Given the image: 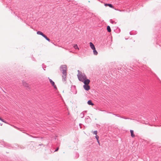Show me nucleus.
<instances>
[{"label": "nucleus", "mask_w": 161, "mask_h": 161, "mask_svg": "<svg viewBox=\"0 0 161 161\" xmlns=\"http://www.w3.org/2000/svg\"><path fill=\"white\" fill-rule=\"evenodd\" d=\"M95 137L97 141L98 140L99 136L97 135H96Z\"/></svg>", "instance_id": "obj_18"}, {"label": "nucleus", "mask_w": 161, "mask_h": 161, "mask_svg": "<svg viewBox=\"0 0 161 161\" xmlns=\"http://www.w3.org/2000/svg\"><path fill=\"white\" fill-rule=\"evenodd\" d=\"M2 145H3L4 147H11V145L8 143H6L5 142H3L2 143Z\"/></svg>", "instance_id": "obj_3"}, {"label": "nucleus", "mask_w": 161, "mask_h": 161, "mask_svg": "<svg viewBox=\"0 0 161 161\" xmlns=\"http://www.w3.org/2000/svg\"><path fill=\"white\" fill-rule=\"evenodd\" d=\"M84 88L86 91H88L90 89V87L88 85H85L83 86Z\"/></svg>", "instance_id": "obj_4"}, {"label": "nucleus", "mask_w": 161, "mask_h": 161, "mask_svg": "<svg viewBox=\"0 0 161 161\" xmlns=\"http://www.w3.org/2000/svg\"><path fill=\"white\" fill-rule=\"evenodd\" d=\"M63 75H62V80L63 81H65L66 80V72H62Z\"/></svg>", "instance_id": "obj_2"}, {"label": "nucleus", "mask_w": 161, "mask_h": 161, "mask_svg": "<svg viewBox=\"0 0 161 161\" xmlns=\"http://www.w3.org/2000/svg\"><path fill=\"white\" fill-rule=\"evenodd\" d=\"M37 34L38 35H40V31H38L37 32Z\"/></svg>", "instance_id": "obj_20"}, {"label": "nucleus", "mask_w": 161, "mask_h": 161, "mask_svg": "<svg viewBox=\"0 0 161 161\" xmlns=\"http://www.w3.org/2000/svg\"><path fill=\"white\" fill-rule=\"evenodd\" d=\"M41 35L43 36L49 42L50 41V40L49 39L47 38L46 36L44 35L41 32Z\"/></svg>", "instance_id": "obj_7"}, {"label": "nucleus", "mask_w": 161, "mask_h": 161, "mask_svg": "<svg viewBox=\"0 0 161 161\" xmlns=\"http://www.w3.org/2000/svg\"><path fill=\"white\" fill-rule=\"evenodd\" d=\"M59 149V147H58L57 149L55 151V152L57 151Z\"/></svg>", "instance_id": "obj_21"}, {"label": "nucleus", "mask_w": 161, "mask_h": 161, "mask_svg": "<svg viewBox=\"0 0 161 161\" xmlns=\"http://www.w3.org/2000/svg\"><path fill=\"white\" fill-rule=\"evenodd\" d=\"M0 120H1V121H2L3 122L6 123V122L4 121V120L3 119L1 118L0 117Z\"/></svg>", "instance_id": "obj_19"}, {"label": "nucleus", "mask_w": 161, "mask_h": 161, "mask_svg": "<svg viewBox=\"0 0 161 161\" xmlns=\"http://www.w3.org/2000/svg\"><path fill=\"white\" fill-rule=\"evenodd\" d=\"M15 127L16 128H17V129H18V128L17 127Z\"/></svg>", "instance_id": "obj_23"}, {"label": "nucleus", "mask_w": 161, "mask_h": 161, "mask_svg": "<svg viewBox=\"0 0 161 161\" xmlns=\"http://www.w3.org/2000/svg\"><path fill=\"white\" fill-rule=\"evenodd\" d=\"M74 48L75 49H78V50H79V47H78V46L77 45V44H75L73 46Z\"/></svg>", "instance_id": "obj_16"}, {"label": "nucleus", "mask_w": 161, "mask_h": 161, "mask_svg": "<svg viewBox=\"0 0 161 161\" xmlns=\"http://www.w3.org/2000/svg\"><path fill=\"white\" fill-rule=\"evenodd\" d=\"M63 72H66L67 66L66 65H63L61 66Z\"/></svg>", "instance_id": "obj_5"}, {"label": "nucleus", "mask_w": 161, "mask_h": 161, "mask_svg": "<svg viewBox=\"0 0 161 161\" xmlns=\"http://www.w3.org/2000/svg\"><path fill=\"white\" fill-rule=\"evenodd\" d=\"M78 72L77 74V77L79 80L82 82H83L86 78V75L79 70L78 71Z\"/></svg>", "instance_id": "obj_1"}, {"label": "nucleus", "mask_w": 161, "mask_h": 161, "mask_svg": "<svg viewBox=\"0 0 161 161\" xmlns=\"http://www.w3.org/2000/svg\"><path fill=\"white\" fill-rule=\"evenodd\" d=\"M104 5L105 6H109V7H110L111 8H113V6L111 4H104Z\"/></svg>", "instance_id": "obj_10"}, {"label": "nucleus", "mask_w": 161, "mask_h": 161, "mask_svg": "<svg viewBox=\"0 0 161 161\" xmlns=\"http://www.w3.org/2000/svg\"><path fill=\"white\" fill-rule=\"evenodd\" d=\"M83 82L85 85H88L90 82V80L89 79H86Z\"/></svg>", "instance_id": "obj_6"}, {"label": "nucleus", "mask_w": 161, "mask_h": 161, "mask_svg": "<svg viewBox=\"0 0 161 161\" xmlns=\"http://www.w3.org/2000/svg\"><path fill=\"white\" fill-rule=\"evenodd\" d=\"M87 103L89 105H91L93 106L94 105V104L92 103L91 100H89L87 102Z\"/></svg>", "instance_id": "obj_12"}, {"label": "nucleus", "mask_w": 161, "mask_h": 161, "mask_svg": "<svg viewBox=\"0 0 161 161\" xmlns=\"http://www.w3.org/2000/svg\"><path fill=\"white\" fill-rule=\"evenodd\" d=\"M93 134L96 135V136L97 135V130H95V131H94L93 132Z\"/></svg>", "instance_id": "obj_17"}, {"label": "nucleus", "mask_w": 161, "mask_h": 161, "mask_svg": "<svg viewBox=\"0 0 161 161\" xmlns=\"http://www.w3.org/2000/svg\"><path fill=\"white\" fill-rule=\"evenodd\" d=\"M49 81H50V82L51 83V84L53 85V86L54 88H57V87L55 85V84H54V83L53 81L51 79H49Z\"/></svg>", "instance_id": "obj_9"}, {"label": "nucleus", "mask_w": 161, "mask_h": 161, "mask_svg": "<svg viewBox=\"0 0 161 161\" xmlns=\"http://www.w3.org/2000/svg\"><path fill=\"white\" fill-rule=\"evenodd\" d=\"M93 53L95 55H97V52L96 50V49L94 50H93Z\"/></svg>", "instance_id": "obj_15"}, {"label": "nucleus", "mask_w": 161, "mask_h": 161, "mask_svg": "<svg viewBox=\"0 0 161 161\" xmlns=\"http://www.w3.org/2000/svg\"><path fill=\"white\" fill-rule=\"evenodd\" d=\"M107 30L108 32H110L111 31V29L110 27L109 26H108L107 27Z\"/></svg>", "instance_id": "obj_14"}, {"label": "nucleus", "mask_w": 161, "mask_h": 161, "mask_svg": "<svg viewBox=\"0 0 161 161\" xmlns=\"http://www.w3.org/2000/svg\"><path fill=\"white\" fill-rule=\"evenodd\" d=\"M0 125H2V124H1V123H0Z\"/></svg>", "instance_id": "obj_24"}, {"label": "nucleus", "mask_w": 161, "mask_h": 161, "mask_svg": "<svg viewBox=\"0 0 161 161\" xmlns=\"http://www.w3.org/2000/svg\"><path fill=\"white\" fill-rule=\"evenodd\" d=\"M89 44L90 47L92 50H94L95 49L94 45L92 42H90L89 43Z\"/></svg>", "instance_id": "obj_8"}, {"label": "nucleus", "mask_w": 161, "mask_h": 161, "mask_svg": "<svg viewBox=\"0 0 161 161\" xmlns=\"http://www.w3.org/2000/svg\"><path fill=\"white\" fill-rule=\"evenodd\" d=\"M97 142H98V144H99V145H100V143L99 142V140H97Z\"/></svg>", "instance_id": "obj_22"}, {"label": "nucleus", "mask_w": 161, "mask_h": 161, "mask_svg": "<svg viewBox=\"0 0 161 161\" xmlns=\"http://www.w3.org/2000/svg\"><path fill=\"white\" fill-rule=\"evenodd\" d=\"M130 133H131V136L132 137H135V135L134 134V131H133V130H130Z\"/></svg>", "instance_id": "obj_11"}, {"label": "nucleus", "mask_w": 161, "mask_h": 161, "mask_svg": "<svg viewBox=\"0 0 161 161\" xmlns=\"http://www.w3.org/2000/svg\"><path fill=\"white\" fill-rule=\"evenodd\" d=\"M23 85L26 87H28V85L27 84L25 81H23Z\"/></svg>", "instance_id": "obj_13"}]
</instances>
